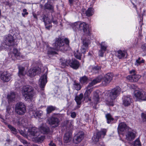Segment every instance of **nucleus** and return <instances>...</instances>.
I'll list each match as a JSON object with an SVG mask.
<instances>
[{
  "mask_svg": "<svg viewBox=\"0 0 146 146\" xmlns=\"http://www.w3.org/2000/svg\"><path fill=\"white\" fill-rule=\"evenodd\" d=\"M84 137L83 132H79L74 136L73 139V142L75 144L79 143L83 139Z\"/></svg>",
  "mask_w": 146,
  "mask_h": 146,
  "instance_id": "ddd939ff",
  "label": "nucleus"
},
{
  "mask_svg": "<svg viewBox=\"0 0 146 146\" xmlns=\"http://www.w3.org/2000/svg\"><path fill=\"white\" fill-rule=\"evenodd\" d=\"M33 17H34V18H37V16L36 14H33Z\"/></svg>",
  "mask_w": 146,
  "mask_h": 146,
  "instance_id": "774afa93",
  "label": "nucleus"
},
{
  "mask_svg": "<svg viewBox=\"0 0 146 146\" xmlns=\"http://www.w3.org/2000/svg\"><path fill=\"white\" fill-rule=\"evenodd\" d=\"M45 9H48L53 11V7L51 5L48 3H46L44 5Z\"/></svg>",
  "mask_w": 146,
  "mask_h": 146,
  "instance_id": "a19ab883",
  "label": "nucleus"
},
{
  "mask_svg": "<svg viewBox=\"0 0 146 146\" xmlns=\"http://www.w3.org/2000/svg\"><path fill=\"white\" fill-rule=\"evenodd\" d=\"M76 114L75 112H73L71 113V116L72 118H75L76 117Z\"/></svg>",
  "mask_w": 146,
  "mask_h": 146,
  "instance_id": "13d9d810",
  "label": "nucleus"
},
{
  "mask_svg": "<svg viewBox=\"0 0 146 146\" xmlns=\"http://www.w3.org/2000/svg\"><path fill=\"white\" fill-rule=\"evenodd\" d=\"M141 48L142 49H143V50H146V47L143 45L142 46Z\"/></svg>",
  "mask_w": 146,
  "mask_h": 146,
  "instance_id": "338daca9",
  "label": "nucleus"
},
{
  "mask_svg": "<svg viewBox=\"0 0 146 146\" xmlns=\"http://www.w3.org/2000/svg\"><path fill=\"white\" fill-rule=\"evenodd\" d=\"M83 97V95L82 94H80L79 95L76 97L75 100L77 104L80 105L81 103V100Z\"/></svg>",
  "mask_w": 146,
  "mask_h": 146,
  "instance_id": "c85d7f7f",
  "label": "nucleus"
},
{
  "mask_svg": "<svg viewBox=\"0 0 146 146\" xmlns=\"http://www.w3.org/2000/svg\"><path fill=\"white\" fill-rule=\"evenodd\" d=\"M1 80L4 82H8L11 79L10 74L7 72H5L1 75Z\"/></svg>",
  "mask_w": 146,
  "mask_h": 146,
  "instance_id": "412c9836",
  "label": "nucleus"
},
{
  "mask_svg": "<svg viewBox=\"0 0 146 146\" xmlns=\"http://www.w3.org/2000/svg\"><path fill=\"white\" fill-rule=\"evenodd\" d=\"M101 76H99L95 79H94L92 82L90 83L86 87V90L91 92L92 91L93 86L98 83L100 82L102 78Z\"/></svg>",
  "mask_w": 146,
  "mask_h": 146,
  "instance_id": "6e6552de",
  "label": "nucleus"
},
{
  "mask_svg": "<svg viewBox=\"0 0 146 146\" xmlns=\"http://www.w3.org/2000/svg\"><path fill=\"white\" fill-rule=\"evenodd\" d=\"M100 76H101L103 77L102 75ZM113 77L112 74L111 73H108L105 75L104 77L103 78H102V79H103L102 82L103 85L104 86H106L111 81Z\"/></svg>",
  "mask_w": 146,
  "mask_h": 146,
  "instance_id": "9d476101",
  "label": "nucleus"
},
{
  "mask_svg": "<svg viewBox=\"0 0 146 146\" xmlns=\"http://www.w3.org/2000/svg\"><path fill=\"white\" fill-rule=\"evenodd\" d=\"M140 60V58H139L137 59L136 60V63H135V64L137 65H138L142 63H144V60L143 59H142L141 60Z\"/></svg>",
  "mask_w": 146,
  "mask_h": 146,
  "instance_id": "37998d69",
  "label": "nucleus"
},
{
  "mask_svg": "<svg viewBox=\"0 0 146 146\" xmlns=\"http://www.w3.org/2000/svg\"><path fill=\"white\" fill-rule=\"evenodd\" d=\"M141 77V76L139 74L129 75L126 78L127 80L131 82H137Z\"/></svg>",
  "mask_w": 146,
  "mask_h": 146,
  "instance_id": "a211bd4d",
  "label": "nucleus"
},
{
  "mask_svg": "<svg viewBox=\"0 0 146 146\" xmlns=\"http://www.w3.org/2000/svg\"><path fill=\"white\" fill-rule=\"evenodd\" d=\"M13 55H15V57L18 58L20 56V53L19 50L16 48H14L12 52Z\"/></svg>",
  "mask_w": 146,
  "mask_h": 146,
  "instance_id": "58836bf2",
  "label": "nucleus"
},
{
  "mask_svg": "<svg viewBox=\"0 0 146 146\" xmlns=\"http://www.w3.org/2000/svg\"><path fill=\"white\" fill-rule=\"evenodd\" d=\"M134 146H141V143L138 138L134 141Z\"/></svg>",
  "mask_w": 146,
  "mask_h": 146,
  "instance_id": "c03bdc74",
  "label": "nucleus"
},
{
  "mask_svg": "<svg viewBox=\"0 0 146 146\" xmlns=\"http://www.w3.org/2000/svg\"><path fill=\"white\" fill-rule=\"evenodd\" d=\"M89 40L86 39H84L83 40V45L82 46L81 51L82 53L84 54L88 47Z\"/></svg>",
  "mask_w": 146,
  "mask_h": 146,
  "instance_id": "6ab92c4d",
  "label": "nucleus"
},
{
  "mask_svg": "<svg viewBox=\"0 0 146 146\" xmlns=\"http://www.w3.org/2000/svg\"><path fill=\"white\" fill-rule=\"evenodd\" d=\"M23 13H22V15L23 17H25L26 15H27L28 14V13L27 12V10L26 9H24L23 10Z\"/></svg>",
  "mask_w": 146,
  "mask_h": 146,
  "instance_id": "864d4df0",
  "label": "nucleus"
},
{
  "mask_svg": "<svg viewBox=\"0 0 146 146\" xmlns=\"http://www.w3.org/2000/svg\"><path fill=\"white\" fill-rule=\"evenodd\" d=\"M107 132L106 130L105 129H102L100 131L98 132L96 135H94L92 138V139L94 143H96L98 142L100 138H104L106 135Z\"/></svg>",
  "mask_w": 146,
  "mask_h": 146,
  "instance_id": "0eeeda50",
  "label": "nucleus"
},
{
  "mask_svg": "<svg viewBox=\"0 0 146 146\" xmlns=\"http://www.w3.org/2000/svg\"><path fill=\"white\" fill-rule=\"evenodd\" d=\"M126 53V52L124 51L119 50L116 53V55L119 59L123 58Z\"/></svg>",
  "mask_w": 146,
  "mask_h": 146,
  "instance_id": "bb28decb",
  "label": "nucleus"
},
{
  "mask_svg": "<svg viewBox=\"0 0 146 146\" xmlns=\"http://www.w3.org/2000/svg\"><path fill=\"white\" fill-rule=\"evenodd\" d=\"M69 60H66L64 58H61L60 59V64L63 67H64L69 65Z\"/></svg>",
  "mask_w": 146,
  "mask_h": 146,
  "instance_id": "cd10ccee",
  "label": "nucleus"
},
{
  "mask_svg": "<svg viewBox=\"0 0 146 146\" xmlns=\"http://www.w3.org/2000/svg\"><path fill=\"white\" fill-rule=\"evenodd\" d=\"M49 144L50 146H56V145L54 143H53L51 142Z\"/></svg>",
  "mask_w": 146,
  "mask_h": 146,
  "instance_id": "69168bd1",
  "label": "nucleus"
},
{
  "mask_svg": "<svg viewBox=\"0 0 146 146\" xmlns=\"http://www.w3.org/2000/svg\"><path fill=\"white\" fill-rule=\"evenodd\" d=\"M72 26L73 29L76 31L82 30L87 34L89 35L88 25L85 22H78L73 24Z\"/></svg>",
  "mask_w": 146,
  "mask_h": 146,
  "instance_id": "7ed1b4c3",
  "label": "nucleus"
},
{
  "mask_svg": "<svg viewBox=\"0 0 146 146\" xmlns=\"http://www.w3.org/2000/svg\"><path fill=\"white\" fill-rule=\"evenodd\" d=\"M36 138L38 142H41L44 140V136H41L37 137Z\"/></svg>",
  "mask_w": 146,
  "mask_h": 146,
  "instance_id": "8fccbe9b",
  "label": "nucleus"
},
{
  "mask_svg": "<svg viewBox=\"0 0 146 146\" xmlns=\"http://www.w3.org/2000/svg\"><path fill=\"white\" fill-rule=\"evenodd\" d=\"M121 91L120 88L119 86H117L111 90L108 94V98L110 101L108 100L106 104L110 106H113V102L120 94Z\"/></svg>",
  "mask_w": 146,
  "mask_h": 146,
  "instance_id": "f03ea898",
  "label": "nucleus"
},
{
  "mask_svg": "<svg viewBox=\"0 0 146 146\" xmlns=\"http://www.w3.org/2000/svg\"><path fill=\"white\" fill-rule=\"evenodd\" d=\"M126 139L128 141H131L133 140L136 137V132L135 131H129L126 135Z\"/></svg>",
  "mask_w": 146,
  "mask_h": 146,
  "instance_id": "4468645a",
  "label": "nucleus"
},
{
  "mask_svg": "<svg viewBox=\"0 0 146 146\" xmlns=\"http://www.w3.org/2000/svg\"><path fill=\"white\" fill-rule=\"evenodd\" d=\"M71 133L69 132L66 133L64 136V143H67L70 141L71 140Z\"/></svg>",
  "mask_w": 146,
  "mask_h": 146,
  "instance_id": "b1692460",
  "label": "nucleus"
},
{
  "mask_svg": "<svg viewBox=\"0 0 146 146\" xmlns=\"http://www.w3.org/2000/svg\"><path fill=\"white\" fill-rule=\"evenodd\" d=\"M45 27L47 29H49L51 27V23L50 24H45Z\"/></svg>",
  "mask_w": 146,
  "mask_h": 146,
  "instance_id": "5fc2aeb1",
  "label": "nucleus"
},
{
  "mask_svg": "<svg viewBox=\"0 0 146 146\" xmlns=\"http://www.w3.org/2000/svg\"><path fill=\"white\" fill-rule=\"evenodd\" d=\"M69 66L74 69H77L79 67L80 64L79 62L75 59H72L69 60Z\"/></svg>",
  "mask_w": 146,
  "mask_h": 146,
  "instance_id": "dca6fc26",
  "label": "nucleus"
},
{
  "mask_svg": "<svg viewBox=\"0 0 146 146\" xmlns=\"http://www.w3.org/2000/svg\"><path fill=\"white\" fill-rule=\"evenodd\" d=\"M53 46L56 50L61 51H66V49L64 47V40L60 37L56 38Z\"/></svg>",
  "mask_w": 146,
  "mask_h": 146,
  "instance_id": "20e7f679",
  "label": "nucleus"
},
{
  "mask_svg": "<svg viewBox=\"0 0 146 146\" xmlns=\"http://www.w3.org/2000/svg\"><path fill=\"white\" fill-rule=\"evenodd\" d=\"M4 42L5 45L9 46V50H11L15 45V40L11 35H8L4 37Z\"/></svg>",
  "mask_w": 146,
  "mask_h": 146,
  "instance_id": "39448f33",
  "label": "nucleus"
},
{
  "mask_svg": "<svg viewBox=\"0 0 146 146\" xmlns=\"http://www.w3.org/2000/svg\"><path fill=\"white\" fill-rule=\"evenodd\" d=\"M129 73L131 74V75H135L136 74V73L135 70H132L129 71Z\"/></svg>",
  "mask_w": 146,
  "mask_h": 146,
  "instance_id": "4d7b16f0",
  "label": "nucleus"
},
{
  "mask_svg": "<svg viewBox=\"0 0 146 146\" xmlns=\"http://www.w3.org/2000/svg\"><path fill=\"white\" fill-rule=\"evenodd\" d=\"M21 142L25 146H28L29 143L26 141L24 140H22L21 141Z\"/></svg>",
  "mask_w": 146,
  "mask_h": 146,
  "instance_id": "6e6d98bb",
  "label": "nucleus"
},
{
  "mask_svg": "<svg viewBox=\"0 0 146 146\" xmlns=\"http://www.w3.org/2000/svg\"><path fill=\"white\" fill-rule=\"evenodd\" d=\"M106 117L107 120V122L108 123H111V121H113L114 119L112 117L110 113H108L106 115Z\"/></svg>",
  "mask_w": 146,
  "mask_h": 146,
  "instance_id": "72a5a7b5",
  "label": "nucleus"
},
{
  "mask_svg": "<svg viewBox=\"0 0 146 146\" xmlns=\"http://www.w3.org/2000/svg\"><path fill=\"white\" fill-rule=\"evenodd\" d=\"M130 88H132V89H135V88L136 86H135L133 84H131L130 85Z\"/></svg>",
  "mask_w": 146,
  "mask_h": 146,
  "instance_id": "0e129e2a",
  "label": "nucleus"
},
{
  "mask_svg": "<svg viewBox=\"0 0 146 146\" xmlns=\"http://www.w3.org/2000/svg\"><path fill=\"white\" fill-rule=\"evenodd\" d=\"M9 57L11 58L12 60H14L15 58H17L18 57H15V55H13V53L12 52L10 53L9 54Z\"/></svg>",
  "mask_w": 146,
  "mask_h": 146,
  "instance_id": "09e8293b",
  "label": "nucleus"
},
{
  "mask_svg": "<svg viewBox=\"0 0 146 146\" xmlns=\"http://www.w3.org/2000/svg\"><path fill=\"white\" fill-rule=\"evenodd\" d=\"M41 72V69L39 67H35L31 68L28 71V75L30 77H33L40 74Z\"/></svg>",
  "mask_w": 146,
  "mask_h": 146,
  "instance_id": "1a4fd4ad",
  "label": "nucleus"
},
{
  "mask_svg": "<svg viewBox=\"0 0 146 146\" xmlns=\"http://www.w3.org/2000/svg\"><path fill=\"white\" fill-rule=\"evenodd\" d=\"M99 100V96L97 92H94V96L92 98V102L94 104V108H96L95 106L98 103Z\"/></svg>",
  "mask_w": 146,
  "mask_h": 146,
  "instance_id": "393cba45",
  "label": "nucleus"
},
{
  "mask_svg": "<svg viewBox=\"0 0 146 146\" xmlns=\"http://www.w3.org/2000/svg\"><path fill=\"white\" fill-rule=\"evenodd\" d=\"M100 46V49L99 50V55L100 56L102 57L103 56L104 53L107 50L108 46L105 42H101Z\"/></svg>",
  "mask_w": 146,
  "mask_h": 146,
  "instance_id": "aec40b11",
  "label": "nucleus"
},
{
  "mask_svg": "<svg viewBox=\"0 0 146 146\" xmlns=\"http://www.w3.org/2000/svg\"><path fill=\"white\" fill-rule=\"evenodd\" d=\"M80 81L81 84H86L88 82V78L86 76H84L80 78Z\"/></svg>",
  "mask_w": 146,
  "mask_h": 146,
  "instance_id": "f704fd0d",
  "label": "nucleus"
},
{
  "mask_svg": "<svg viewBox=\"0 0 146 146\" xmlns=\"http://www.w3.org/2000/svg\"><path fill=\"white\" fill-rule=\"evenodd\" d=\"M7 126L13 133L15 134L17 133V131L16 129L10 125H8Z\"/></svg>",
  "mask_w": 146,
  "mask_h": 146,
  "instance_id": "e433bc0d",
  "label": "nucleus"
},
{
  "mask_svg": "<svg viewBox=\"0 0 146 146\" xmlns=\"http://www.w3.org/2000/svg\"><path fill=\"white\" fill-rule=\"evenodd\" d=\"M30 134L32 136H37L38 135V129L36 127H33L28 129Z\"/></svg>",
  "mask_w": 146,
  "mask_h": 146,
  "instance_id": "5701e85b",
  "label": "nucleus"
},
{
  "mask_svg": "<svg viewBox=\"0 0 146 146\" xmlns=\"http://www.w3.org/2000/svg\"><path fill=\"white\" fill-rule=\"evenodd\" d=\"M16 97V94L15 92H11L10 95H9L7 96V98L9 101L10 102H12L15 100V98Z\"/></svg>",
  "mask_w": 146,
  "mask_h": 146,
  "instance_id": "7c9ffc66",
  "label": "nucleus"
},
{
  "mask_svg": "<svg viewBox=\"0 0 146 146\" xmlns=\"http://www.w3.org/2000/svg\"><path fill=\"white\" fill-rule=\"evenodd\" d=\"M94 11L93 8L91 7L88 8L86 12V15L88 17L94 14Z\"/></svg>",
  "mask_w": 146,
  "mask_h": 146,
  "instance_id": "473e14b6",
  "label": "nucleus"
},
{
  "mask_svg": "<svg viewBox=\"0 0 146 146\" xmlns=\"http://www.w3.org/2000/svg\"><path fill=\"white\" fill-rule=\"evenodd\" d=\"M49 123L51 125H54V127H56L59 125V121L58 119L55 117H50L48 119Z\"/></svg>",
  "mask_w": 146,
  "mask_h": 146,
  "instance_id": "f3484780",
  "label": "nucleus"
},
{
  "mask_svg": "<svg viewBox=\"0 0 146 146\" xmlns=\"http://www.w3.org/2000/svg\"><path fill=\"white\" fill-rule=\"evenodd\" d=\"M19 76L20 77H21V76H23L24 74L25 68L22 66H20L19 67Z\"/></svg>",
  "mask_w": 146,
  "mask_h": 146,
  "instance_id": "c9c22d12",
  "label": "nucleus"
},
{
  "mask_svg": "<svg viewBox=\"0 0 146 146\" xmlns=\"http://www.w3.org/2000/svg\"><path fill=\"white\" fill-rule=\"evenodd\" d=\"M74 85L75 88L77 90H79L81 88V86L79 84L75 83Z\"/></svg>",
  "mask_w": 146,
  "mask_h": 146,
  "instance_id": "49530a36",
  "label": "nucleus"
},
{
  "mask_svg": "<svg viewBox=\"0 0 146 146\" xmlns=\"http://www.w3.org/2000/svg\"><path fill=\"white\" fill-rule=\"evenodd\" d=\"M123 104L125 106H127L130 105L132 102L131 97L129 95L124 96L122 98Z\"/></svg>",
  "mask_w": 146,
  "mask_h": 146,
  "instance_id": "2eb2a0df",
  "label": "nucleus"
},
{
  "mask_svg": "<svg viewBox=\"0 0 146 146\" xmlns=\"http://www.w3.org/2000/svg\"><path fill=\"white\" fill-rule=\"evenodd\" d=\"M57 53L56 52L53 51L52 50H49L48 51V54L49 55H53L56 54Z\"/></svg>",
  "mask_w": 146,
  "mask_h": 146,
  "instance_id": "de8ad7c7",
  "label": "nucleus"
},
{
  "mask_svg": "<svg viewBox=\"0 0 146 146\" xmlns=\"http://www.w3.org/2000/svg\"><path fill=\"white\" fill-rule=\"evenodd\" d=\"M15 111L18 114L23 115L26 112V107L23 103L19 102L15 105Z\"/></svg>",
  "mask_w": 146,
  "mask_h": 146,
  "instance_id": "423d86ee",
  "label": "nucleus"
},
{
  "mask_svg": "<svg viewBox=\"0 0 146 146\" xmlns=\"http://www.w3.org/2000/svg\"><path fill=\"white\" fill-rule=\"evenodd\" d=\"M42 17V19L44 24H50L51 23V21L47 15L43 14Z\"/></svg>",
  "mask_w": 146,
  "mask_h": 146,
  "instance_id": "c756f323",
  "label": "nucleus"
},
{
  "mask_svg": "<svg viewBox=\"0 0 146 146\" xmlns=\"http://www.w3.org/2000/svg\"><path fill=\"white\" fill-rule=\"evenodd\" d=\"M101 69V67L98 66H95L93 67L92 71L93 72L95 71H98L100 70Z\"/></svg>",
  "mask_w": 146,
  "mask_h": 146,
  "instance_id": "a18cd8bd",
  "label": "nucleus"
},
{
  "mask_svg": "<svg viewBox=\"0 0 146 146\" xmlns=\"http://www.w3.org/2000/svg\"><path fill=\"white\" fill-rule=\"evenodd\" d=\"M74 56L76 58L79 59H80L81 56V54L78 52V50H77L75 52Z\"/></svg>",
  "mask_w": 146,
  "mask_h": 146,
  "instance_id": "79ce46f5",
  "label": "nucleus"
},
{
  "mask_svg": "<svg viewBox=\"0 0 146 146\" xmlns=\"http://www.w3.org/2000/svg\"><path fill=\"white\" fill-rule=\"evenodd\" d=\"M127 125L124 123H121L118 125V130L119 133V131L123 132L127 128Z\"/></svg>",
  "mask_w": 146,
  "mask_h": 146,
  "instance_id": "a878e982",
  "label": "nucleus"
},
{
  "mask_svg": "<svg viewBox=\"0 0 146 146\" xmlns=\"http://www.w3.org/2000/svg\"><path fill=\"white\" fill-rule=\"evenodd\" d=\"M36 93L33 88L29 85L23 87L22 90V95L26 100L32 99Z\"/></svg>",
  "mask_w": 146,
  "mask_h": 146,
  "instance_id": "f257e3e1",
  "label": "nucleus"
},
{
  "mask_svg": "<svg viewBox=\"0 0 146 146\" xmlns=\"http://www.w3.org/2000/svg\"><path fill=\"white\" fill-rule=\"evenodd\" d=\"M47 82V74H45L40 77L39 81V85L42 90H44Z\"/></svg>",
  "mask_w": 146,
  "mask_h": 146,
  "instance_id": "f8f14e48",
  "label": "nucleus"
},
{
  "mask_svg": "<svg viewBox=\"0 0 146 146\" xmlns=\"http://www.w3.org/2000/svg\"><path fill=\"white\" fill-rule=\"evenodd\" d=\"M141 117L143 121L146 122V114L142 113Z\"/></svg>",
  "mask_w": 146,
  "mask_h": 146,
  "instance_id": "603ef678",
  "label": "nucleus"
},
{
  "mask_svg": "<svg viewBox=\"0 0 146 146\" xmlns=\"http://www.w3.org/2000/svg\"><path fill=\"white\" fill-rule=\"evenodd\" d=\"M64 47L66 49V51L69 48V40L67 38H65L64 40Z\"/></svg>",
  "mask_w": 146,
  "mask_h": 146,
  "instance_id": "4c0bfd02",
  "label": "nucleus"
},
{
  "mask_svg": "<svg viewBox=\"0 0 146 146\" xmlns=\"http://www.w3.org/2000/svg\"><path fill=\"white\" fill-rule=\"evenodd\" d=\"M3 3L5 5H9V0H5Z\"/></svg>",
  "mask_w": 146,
  "mask_h": 146,
  "instance_id": "052dcab7",
  "label": "nucleus"
},
{
  "mask_svg": "<svg viewBox=\"0 0 146 146\" xmlns=\"http://www.w3.org/2000/svg\"><path fill=\"white\" fill-rule=\"evenodd\" d=\"M33 113L34 114V116L36 117H39V116H41L43 114L42 111L38 110L33 111Z\"/></svg>",
  "mask_w": 146,
  "mask_h": 146,
  "instance_id": "2f4dec72",
  "label": "nucleus"
},
{
  "mask_svg": "<svg viewBox=\"0 0 146 146\" xmlns=\"http://www.w3.org/2000/svg\"><path fill=\"white\" fill-rule=\"evenodd\" d=\"M11 109V108L9 106H8L7 107L6 111L8 113L10 114L11 113L10 111V110Z\"/></svg>",
  "mask_w": 146,
  "mask_h": 146,
  "instance_id": "bf43d9fd",
  "label": "nucleus"
},
{
  "mask_svg": "<svg viewBox=\"0 0 146 146\" xmlns=\"http://www.w3.org/2000/svg\"><path fill=\"white\" fill-rule=\"evenodd\" d=\"M91 93V92L86 90L84 94L85 98H88Z\"/></svg>",
  "mask_w": 146,
  "mask_h": 146,
  "instance_id": "3c124183",
  "label": "nucleus"
},
{
  "mask_svg": "<svg viewBox=\"0 0 146 146\" xmlns=\"http://www.w3.org/2000/svg\"><path fill=\"white\" fill-rule=\"evenodd\" d=\"M55 109V108L52 106H50L47 107L46 111L47 114H49L52 111H54Z\"/></svg>",
  "mask_w": 146,
  "mask_h": 146,
  "instance_id": "ea45409f",
  "label": "nucleus"
},
{
  "mask_svg": "<svg viewBox=\"0 0 146 146\" xmlns=\"http://www.w3.org/2000/svg\"><path fill=\"white\" fill-rule=\"evenodd\" d=\"M52 21L53 23L55 24H57L58 23V21L57 20L54 19L53 18H52Z\"/></svg>",
  "mask_w": 146,
  "mask_h": 146,
  "instance_id": "e2e57ef3",
  "label": "nucleus"
},
{
  "mask_svg": "<svg viewBox=\"0 0 146 146\" xmlns=\"http://www.w3.org/2000/svg\"><path fill=\"white\" fill-rule=\"evenodd\" d=\"M40 131L44 134H46L49 131V127L45 124H43L39 128Z\"/></svg>",
  "mask_w": 146,
  "mask_h": 146,
  "instance_id": "4be33fe9",
  "label": "nucleus"
},
{
  "mask_svg": "<svg viewBox=\"0 0 146 146\" xmlns=\"http://www.w3.org/2000/svg\"><path fill=\"white\" fill-rule=\"evenodd\" d=\"M68 1L70 6L73 5V3L74 1V0H68Z\"/></svg>",
  "mask_w": 146,
  "mask_h": 146,
  "instance_id": "680f3d73",
  "label": "nucleus"
},
{
  "mask_svg": "<svg viewBox=\"0 0 146 146\" xmlns=\"http://www.w3.org/2000/svg\"><path fill=\"white\" fill-rule=\"evenodd\" d=\"M134 96L138 100H146V93L143 91L136 90L135 92Z\"/></svg>",
  "mask_w": 146,
  "mask_h": 146,
  "instance_id": "9b49d317",
  "label": "nucleus"
}]
</instances>
